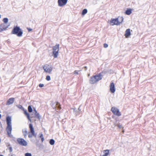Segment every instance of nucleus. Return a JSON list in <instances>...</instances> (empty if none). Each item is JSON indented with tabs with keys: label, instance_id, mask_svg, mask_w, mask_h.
<instances>
[{
	"label": "nucleus",
	"instance_id": "obj_1",
	"mask_svg": "<svg viewBox=\"0 0 156 156\" xmlns=\"http://www.w3.org/2000/svg\"><path fill=\"white\" fill-rule=\"evenodd\" d=\"M11 118L10 116H8L6 117V122L7 124V126L6 128V131L8 135L11 136V134L12 130V126L11 125Z\"/></svg>",
	"mask_w": 156,
	"mask_h": 156
},
{
	"label": "nucleus",
	"instance_id": "obj_2",
	"mask_svg": "<svg viewBox=\"0 0 156 156\" xmlns=\"http://www.w3.org/2000/svg\"><path fill=\"white\" fill-rule=\"evenodd\" d=\"M11 34H16L18 37H20L22 36L23 32L20 27L16 26L13 27L12 31Z\"/></svg>",
	"mask_w": 156,
	"mask_h": 156
},
{
	"label": "nucleus",
	"instance_id": "obj_3",
	"mask_svg": "<svg viewBox=\"0 0 156 156\" xmlns=\"http://www.w3.org/2000/svg\"><path fill=\"white\" fill-rule=\"evenodd\" d=\"M102 79L101 75L99 74L98 75H96L91 77L89 80L90 83L93 84Z\"/></svg>",
	"mask_w": 156,
	"mask_h": 156
},
{
	"label": "nucleus",
	"instance_id": "obj_4",
	"mask_svg": "<svg viewBox=\"0 0 156 156\" xmlns=\"http://www.w3.org/2000/svg\"><path fill=\"white\" fill-rule=\"evenodd\" d=\"M59 44H56L53 47V54L55 58H57L58 55Z\"/></svg>",
	"mask_w": 156,
	"mask_h": 156
},
{
	"label": "nucleus",
	"instance_id": "obj_5",
	"mask_svg": "<svg viewBox=\"0 0 156 156\" xmlns=\"http://www.w3.org/2000/svg\"><path fill=\"white\" fill-rule=\"evenodd\" d=\"M111 111L115 115L118 116H119L121 115V114L119 112V109L115 107H112L111 108Z\"/></svg>",
	"mask_w": 156,
	"mask_h": 156
},
{
	"label": "nucleus",
	"instance_id": "obj_6",
	"mask_svg": "<svg viewBox=\"0 0 156 156\" xmlns=\"http://www.w3.org/2000/svg\"><path fill=\"white\" fill-rule=\"evenodd\" d=\"M43 68L45 72L48 73H51L52 70V67L48 64H46L43 66Z\"/></svg>",
	"mask_w": 156,
	"mask_h": 156
},
{
	"label": "nucleus",
	"instance_id": "obj_7",
	"mask_svg": "<svg viewBox=\"0 0 156 156\" xmlns=\"http://www.w3.org/2000/svg\"><path fill=\"white\" fill-rule=\"evenodd\" d=\"M19 144L23 146H26L27 144V141L24 139L22 138H19L17 140Z\"/></svg>",
	"mask_w": 156,
	"mask_h": 156
},
{
	"label": "nucleus",
	"instance_id": "obj_8",
	"mask_svg": "<svg viewBox=\"0 0 156 156\" xmlns=\"http://www.w3.org/2000/svg\"><path fill=\"white\" fill-rule=\"evenodd\" d=\"M9 25H7L6 24L3 23L0 25V32L5 30L8 28Z\"/></svg>",
	"mask_w": 156,
	"mask_h": 156
},
{
	"label": "nucleus",
	"instance_id": "obj_9",
	"mask_svg": "<svg viewBox=\"0 0 156 156\" xmlns=\"http://www.w3.org/2000/svg\"><path fill=\"white\" fill-rule=\"evenodd\" d=\"M68 0H58V3L59 6L62 7L66 4Z\"/></svg>",
	"mask_w": 156,
	"mask_h": 156
},
{
	"label": "nucleus",
	"instance_id": "obj_10",
	"mask_svg": "<svg viewBox=\"0 0 156 156\" xmlns=\"http://www.w3.org/2000/svg\"><path fill=\"white\" fill-rule=\"evenodd\" d=\"M29 127L30 129V133L32 134L33 136L36 137L37 136V134L35 133L34 129L33 127L32 124H30L29 125Z\"/></svg>",
	"mask_w": 156,
	"mask_h": 156
},
{
	"label": "nucleus",
	"instance_id": "obj_11",
	"mask_svg": "<svg viewBox=\"0 0 156 156\" xmlns=\"http://www.w3.org/2000/svg\"><path fill=\"white\" fill-rule=\"evenodd\" d=\"M33 114H34V115L33 114L32 115L31 118L34 117H37L38 119L40 120L41 119V116L39 115V114L38 113H37V112L36 110V109L34 108V112H33Z\"/></svg>",
	"mask_w": 156,
	"mask_h": 156
},
{
	"label": "nucleus",
	"instance_id": "obj_12",
	"mask_svg": "<svg viewBox=\"0 0 156 156\" xmlns=\"http://www.w3.org/2000/svg\"><path fill=\"white\" fill-rule=\"evenodd\" d=\"M110 23L112 25H119L118 18L111 19L110 21Z\"/></svg>",
	"mask_w": 156,
	"mask_h": 156
},
{
	"label": "nucleus",
	"instance_id": "obj_13",
	"mask_svg": "<svg viewBox=\"0 0 156 156\" xmlns=\"http://www.w3.org/2000/svg\"><path fill=\"white\" fill-rule=\"evenodd\" d=\"M52 107L55 110H56V108H57L59 109H60L61 108V106L59 103L57 102H55V103L53 104L52 105Z\"/></svg>",
	"mask_w": 156,
	"mask_h": 156
},
{
	"label": "nucleus",
	"instance_id": "obj_14",
	"mask_svg": "<svg viewBox=\"0 0 156 156\" xmlns=\"http://www.w3.org/2000/svg\"><path fill=\"white\" fill-rule=\"evenodd\" d=\"M15 100L14 98H9L7 101L6 105H9L13 103Z\"/></svg>",
	"mask_w": 156,
	"mask_h": 156
},
{
	"label": "nucleus",
	"instance_id": "obj_15",
	"mask_svg": "<svg viewBox=\"0 0 156 156\" xmlns=\"http://www.w3.org/2000/svg\"><path fill=\"white\" fill-rule=\"evenodd\" d=\"M110 90L112 93H114L115 91V85L113 83H110Z\"/></svg>",
	"mask_w": 156,
	"mask_h": 156
},
{
	"label": "nucleus",
	"instance_id": "obj_16",
	"mask_svg": "<svg viewBox=\"0 0 156 156\" xmlns=\"http://www.w3.org/2000/svg\"><path fill=\"white\" fill-rule=\"evenodd\" d=\"M130 35L131 33L130 32V29H127L125 31V36L126 37H128Z\"/></svg>",
	"mask_w": 156,
	"mask_h": 156
},
{
	"label": "nucleus",
	"instance_id": "obj_17",
	"mask_svg": "<svg viewBox=\"0 0 156 156\" xmlns=\"http://www.w3.org/2000/svg\"><path fill=\"white\" fill-rule=\"evenodd\" d=\"M117 120H116V122H113L114 125H113V126H114L113 127H114L116 126H117L119 128V129H121L122 128V126L121 124L120 123H117Z\"/></svg>",
	"mask_w": 156,
	"mask_h": 156
},
{
	"label": "nucleus",
	"instance_id": "obj_18",
	"mask_svg": "<svg viewBox=\"0 0 156 156\" xmlns=\"http://www.w3.org/2000/svg\"><path fill=\"white\" fill-rule=\"evenodd\" d=\"M109 150L108 149L104 150L103 151V153L104 154H102L101 156H107L109 153Z\"/></svg>",
	"mask_w": 156,
	"mask_h": 156
},
{
	"label": "nucleus",
	"instance_id": "obj_19",
	"mask_svg": "<svg viewBox=\"0 0 156 156\" xmlns=\"http://www.w3.org/2000/svg\"><path fill=\"white\" fill-rule=\"evenodd\" d=\"M23 110L24 111V114L26 115L28 120L31 121V119H30L29 114L28 113L27 111L26 110H25L24 109Z\"/></svg>",
	"mask_w": 156,
	"mask_h": 156
},
{
	"label": "nucleus",
	"instance_id": "obj_20",
	"mask_svg": "<svg viewBox=\"0 0 156 156\" xmlns=\"http://www.w3.org/2000/svg\"><path fill=\"white\" fill-rule=\"evenodd\" d=\"M132 13V9H127L125 12V14L127 15H130Z\"/></svg>",
	"mask_w": 156,
	"mask_h": 156
},
{
	"label": "nucleus",
	"instance_id": "obj_21",
	"mask_svg": "<svg viewBox=\"0 0 156 156\" xmlns=\"http://www.w3.org/2000/svg\"><path fill=\"white\" fill-rule=\"evenodd\" d=\"M118 19L120 25L123 21L124 18L122 16H121L119 17Z\"/></svg>",
	"mask_w": 156,
	"mask_h": 156
},
{
	"label": "nucleus",
	"instance_id": "obj_22",
	"mask_svg": "<svg viewBox=\"0 0 156 156\" xmlns=\"http://www.w3.org/2000/svg\"><path fill=\"white\" fill-rule=\"evenodd\" d=\"M23 133L24 136V137L26 138L27 133V129H26L25 130H23Z\"/></svg>",
	"mask_w": 156,
	"mask_h": 156
},
{
	"label": "nucleus",
	"instance_id": "obj_23",
	"mask_svg": "<svg viewBox=\"0 0 156 156\" xmlns=\"http://www.w3.org/2000/svg\"><path fill=\"white\" fill-rule=\"evenodd\" d=\"M87 12V10L86 9H84L82 11V14L83 15H85Z\"/></svg>",
	"mask_w": 156,
	"mask_h": 156
},
{
	"label": "nucleus",
	"instance_id": "obj_24",
	"mask_svg": "<svg viewBox=\"0 0 156 156\" xmlns=\"http://www.w3.org/2000/svg\"><path fill=\"white\" fill-rule=\"evenodd\" d=\"M55 141L53 139H51L50 140L49 143L51 145H53L54 144Z\"/></svg>",
	"mask_w": 156,
	"mask_h": 156
},
{
	"label": "nucleus",
	"instance_id": "obj_25",
	"mask_svg": "<svg viewBox=\"0 0 156 156\" xmlns=\"http://www.w3.org/2000/svg\"><path fill=\"white\" fill-rule=\"evenodd\" d=\"M28 111L29 112H31L33 111L32 108L30 105H29L28 108Z\"/></svg>",
	"mask_w": 156,
	"mask_h": 156
},
{
	"label": "nucleus",
	"instance_id": "obj_26",
	"mask_svg": "<svg viewBox=\"0 0 156 156\" xmlns=\"http://www.w3.org/2000/svg\"><path fill=\"white\" fill-rule=\"evenodd\" d=\"M4 23L6 24L8 21V19L7 18H4L3 20Z\"/></svg>",
	"mask_w": 156,
	"mask_h": 156
},
{
	"label": "nucleus",
	"instance_id": "obj_27",
	"mask_svg": "<svg viewBox=\"0 0 156 156\" xmlns=\"http://www.w3.org/2000/svg\"><path fill=\"white\" fill-rule=\"evenodd\" d=\"M16 106L18 108L22 110H24V108L23 107V106L21 105H16Z\"/></svg>",
	"mask_w": 156,
	"mask_h": 156
},
{
	"label": "nucleus",
	"instance_id": "obj_28",
	"mask_svg": "<svg viewBox=\"0 0 156 156\" xmlns=\"http://www.w3.org/2000/svg\"><path fill=\"white\" fill-rule=\"evenodd\" d=\"M46 80L48 81H49L51 80V77L49 76H47L46 77Z\"/></svg>",
	"mask_w": 156,
	"mask_h": 156
},
{
	"label": "nucleus",
	"instance_id": "obj_29",
	"mask_svg": "<svg viewBox=\"0 0 156 156\" xmlns=\"http://www.w3.org/2000/svg\"><path fill=\"white\" fill-rule=\"evenodd\" d=\"M25 156H32V155L30 153H27L25 154Z\"/></svg>",
	"mask_w": 156,
	"mask_h": 156
},
{
	"label": "nucleus",
	"instance_id": "obj_30",
	"mask_svg": "<svg viewBox=\"0 0 156 156\" xmlns=\"http://www.w3.org/2000/svg\"><path fill=\"white\" fill-rule=\"evenodd\" d=\"M39 135H40L39 137L40 138H44L43 134L41 133H39Z\"/></svg>",
	"mask_w": 156,
	"mask_h": 156
},
{
	"label": "nucleus",
	"instance_id": "obj_31",
	"mask_svg": "<svg viewBox=\"0 0 156 156\" xmlns=\"http://www.w3.org/2000/svg\"><path fill=\"white\" fill-rule=\"evenodd\" d=\"M9 152L11 153L12 151V148L11 147H9Z\"/></svg>",
	"mask_w": 156,
	"mask_h": 156
},
{
	"label": "nucleus",
	"instance_id": "obj_32",
	"mask_svg": "<svg viewBox=\"0 0 156 156\" xmlns=\"http://www.w3.org/2000/svg\"><path fill=\"white\" fill-rule=\"evenodd\" d=\"M39 86L40 87H43L44 86V84H43L40 83L39 84Z\"/></svg>",
	"mask_w": 156,
	"mask_h": 156
},
{
	"label": "nucleus",
	"instance_id": "obj_33",
	"mask_svg": "<svg viewBox=\"0 0 156 156\" xmlns=\"http://www.w3.org/2000/svg\"><path fill=\"white\" fill-rule=\"evenodd\" d=\"M108 46V44H104V48H107Z\"/></svg>",
	"mask_w": 156,
	"mask_h": 156
},
{
	"label": "nucleus",
	"instance_id": "obj_34",
	"mask_svg": "<svg viewBox=\"0 0 156 156\" xmlns=\"http://www.w3.org/2000/svg\"><path fill=\"white\" fill-rule=\"evenodd\" d=\"M78 72H79V71L75 70L74 72V74H78Z\"/></svg>",
	"mask_w": 156,
	"mask_h": 156
},
{
	"label": "nucleus",
	"instance_id": "obj_35",
	"mask_svg": "<svg viewBox=\"0 0 156 156\" xmlns=\"http://www.w3.org/2000/svg\"><path fill=\"white\" fill-rule=\"evenodd\" d=\"M33 136V135L32 134H29V135H28V137L29 138H31V137H32Z\"/></svg>",
	"mask_w": 156,
	"mask_h": 156
},
{
	"label": "nucleus",
	"instance_id": "obj_36",
	"mask_svg": "<svg viewBox=\"0 0 156 156\" xmlns=\"http://www.w3.org/2000/svg\"><path fill=\"white\" fill-rule=\"evenodd\" d=\"M41 140L42 141V142H43L44 140V138H41Z\"/></svg>",
	"mask_w": 156,
	"mask_h": 156
},
{
	"label": "nucleus",
	"instance_id": "obj_37",
	"mask_svg": "<svg viewBox=\"0 0 156 156\" xmlns=\"http://www.w3.org/2000/svg\"><path fill=\"white\" fill-rule=\"evenodd\" d=\"M28 30L29 31H30L32 30V29L30 28H28Z\"/></svg>",
	"mask_w": 156,
	"mask_h": 156
},
{
	"label": "nucleus",
	"instance_id": "obj_38",
	"mask_svg": "<svg viewBox=\"0 0 156 156\" xmlns=\"http://www.w3.org/2000/svg\"><path fill=\"white\" fill-rule=\"evenodd\" d=\"M84 68H85V71H86V70H87V66H85V67H84Z\"/></svg>",
	"mask_w": 156,
	"mask_h": 156
},
{
	"label": "nucleus",
	"instance_id": "obj_39",
	"mask_svg": "<svg viewBox=\"0 0 156 156\" xmlns=\"http://www.w3.org/2000/svg\"><path fill=\"white\" fill-rule=\"evenodd\" d=\"M11 156H16V155L15 154H13L11 155Z\"/></svg>",
	"mask_w": 156,
	"mask_h": 156
},
{
	"label": "nucleus",
	"instance_id": "obj_40",
	"mask_svg": "<svg viewBox=\"0 0 156 156\" xmlns=\"http://www.w3.org/2000/svg\"><path fill=\"white\" fill-rule=\"evenodd\" d=\"M78 109L79 111H80V107Z\"/></svg>",
	"mask_w": 156,
	"mask_h": 156
},
{
	"label": "nucleus",
	"instance_id": "obj_41",
	"mask_svg": "<svg viewBox=\"0 0 156 156\" xmlns=\"http://www.w3.org/2000/svg\"><path fill=\"white\" fill-rule=\"evenodd\" d=\"M0 156H4L0 154Z\"/></svg>",
	"mask_w": 156,
	"mask_h": 156
},
{
	"label": "nucleus",
	"instance_id": "obj_42",
	"mask_svg": "<svg viewBox=\"0 0 156 156\" xmlns=\"http://www.w3.org/2000/svg\"><path fill=\"white\" fill-rule=\"evenodd\" d=\"M1 139H0V143L1 142Z\"/></svg>",
	"mask_w": 156,
	"mask_h": 156
},
{
	"label": "nucleus",
	"instance_id": "obj_43",
	"mask_svg": "<svg viewBox=\"0 0 156 156\" xmlns=\"http://www.w3.org/2000/svg\"><path fill=\"white\" fill-rule=\"evenodd\" d=\"M10 144H9V145H8V147H9V146H10Z\"/></svg>",
	"mask_w": 156,
	"mask_h": 156
},
{
	"label": "nucleus",
	"instance_id": "obj_44",
	"mask_svg": "<svg viewBox=\"0 0 156 156\" xmlns=\"http://www.w3.org/2000/svg\"><path fill=\"white\" fill-rule=\"evenodd\" d=\"M1 15H0V18H1Z\"/></svg>",
	"mask_w": 156,
	"mask_h": 156
},
{
	"label": "nucleus",
	"instance_id": "obj_45",
	"mask_svg": "<svg viewBox=\"0 0 156 156\" xmlns=\"http://www.w3.org/2000/svg\"><path fill=\"white\" fill-rule=\"evenodd\" d=\"M122 132H124V130H123V131H122Z\"/></svg>",
	"mask_w": 156,
	"mask_h": 156
}]
</instances>
